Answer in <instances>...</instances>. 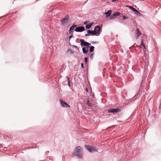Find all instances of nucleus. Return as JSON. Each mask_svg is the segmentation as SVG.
Wrapping results in <instances>:
<instances>
[{
  "label": "nucleus",
  "mask_w": 161,
  "mask_h": 161,
  "mask_svg": "<svg viewBox=\"0 0 161 161\" xmlns=\"http://www.w3.org/2000/svg\"><path fill=\"white\" fill-rule=\"evenodd\" d=\"M128 19V17H126V16H123V18H122V19L123 20H125V19Z\"/></svg>",
  "instance_id": "26"
},
{
  "label": "nucleus",
  "mask_w": 161,
  "mask_h": 161,
  "mask_svg": "<svg viewBox=\"0 0 161 161\" xmlns=\"http://www.w3.org/2000/svg\"><path fill=\"white\" fill-rule=\"evenodd\" d=\"M141 45H142V46H143V47L145 48V45L143 44V40H142V42H141Z\"/></svg>",
  "instance_id": "25"
},
{
  "label": "nucleus",
  "mask_w": 161,
  "mask_h": 161,
  "mask_svg": "<svg viewBox=\"0 0 161 161\" xmlns=\"http://www.w3.org/2000/svg\"><path fill=\"white\" fill-rule=\"evenodd\" d=\"M73 36V34H71V35L69 37V41H70V39Z\"/></svg>",
  "instance_id": "28"
},
{
  "label": "nucleus",
  "mask_w": 161,
  "mask_h": 161,
  "mask_svg": "<svg viewBox=\"0 0 161 161\" xmlns=\"http://www.w3.org/2000/svg\"><path fill=\"white\" fill-rule=\"evenodd\" d=\"M81 67L82 68H84V66H83V63H81Z\"/></svg>",
  "instance_id": "32"
},
{
  "label": "nucleus",
  "mask_w": 161,
  "mask_h": 161,
  "mask_svg": "<svg viewBox=\"0 0 161 161\" xmlns=\"http://www.w3.org/2000/svg\"><path fill=\"white\" fill-rule=\"evenodd\" d=\"M85 36H90V35L89 34V33H87V34H86L85 35Z\"/></svg>",
  "instance_id": "30"
},
{
  "label": "nucleus",
  "mask_w": 161,
  "mask_h": 161,
  "mask_svg": "<svg viewBox=\"0 0 161 161\" xmlns=\"http://www.w3.org/2000/svg\"><path fill=\"white\" fill-rule=\"evenodd\" d=\"M112 13V11L111 10H109L107 11V12L104 13V14H106V18L110 16V14H111Z\"/></svg>",
  "instance_id": "10"
},
{
  "label": "nucleus",
  "mask_w": 161,
  "mask_h": 161,
  "mask_svg": "<svg viewBox=\"0 0 161 161\" xmlns=\"http://www.w3.org/2000/svg\"><path fill=\"white\" fill-rule=\"evenodd\" d=\"M76 26V25L74 24L71 26L69 31V33L71 34H73L74 32L73 30L74 28Z\"/></svg>",
  "instance_id": "8"
},
{
  "label": "nucleus",
  "mask_w": 161,
  "mask_h": 161,
  "mask_svg": "<svg viewBox=\"0 0 161 161\" xmlns=\"http://www.w3.org/2000/svg\"><path fill=\"white\" fill-rule=\"evenodd\" d=\"M67 52H69L71 54H73L74 53V52L71 51L70 49H69L67 50Z\"/></svg>",
  "instance_id": "23"
},
{
  "label": "nucleus",
  "mask_w": 161,
  "mask_h": 161,
  "mask_svg": "<svg viewBox=\"0 0 161 161\" xmlns=\"http://www.w3.org/2000/svg\"><path fill=\"white\" fill-rule=\"evenodd\" d=\"M86 149L90 152L94 151H97V149L96 148H92L88 145H86L85 146Z\"/></svg>",
  "instance_id": "3"
},
{
  "label": "nucleus",
  "mask_w": 161,
  "mask_h": 161,
  "mask_svg": "<svg viewBox=\"0 0 161 161\" xmlns=\"http://www.w3.org/2000/svg\"><path fill=\"white\" fill-rule=\"evenodd\" d=\"M60 102L62 106L65 108H70V105L62 99L60 100Z\"/></svg>",
  "instance_id": "5"
},
{
  "label": "nucleus",
  "mask_w": 161,
  "mask_h": 161,
  "mask_svg": "<svg viewBox=\"0 0 161 161\" xmlns=\"http://www.w3.org/2000/svg\"><path fill=\"white\" fill-rule=\"evenodd\" d=\"M91 42L92 43H97V42Z\"/></svg>",
  "instance_id": "33"
},
{
  "label": "nucleus",
  "mask_w": 161,
  "mask_h": 161,
  "mask_svg": "<svg viewBox=\"0 0 161 161\" xmlns=\"http://www.w3.org/2000/svg\"><path fill=\"white\" fill-rule=\"evenodd\" d=\"M120 111V109L119 108L116 109L111 108L108 110V111L109 113H112L114 114H116Z\"/></svg>",
  "instance_id": "6"
},
{
  "label": "nucleus",
  "mask_w": 161,
  "mask_h": 161,
  "mask_svg": "<svg viewBox=\"0 0 161 161\" xmlns=\"http://www.w3.org/2000/svg\"><path fill=\"white\" fill-rule=\"evenodd\" d=\"M84 61H85V63H86L87 62V58L85 57L84 58Z\"/></svg>",
  "instance_id": "27"
},
{
  "label": "nucleus",
  "mask_w": 161,
  "mask_h": 161,
  "mask_svg": "<svg viewBox=\"0 0 161 161\" xmlns=\"http://www.w3.org/2000/svg\"><path fill=\"white\" fill-rule=\"evenodd\" d=\"M115 16L114 15V13L112 14L111 16L109 17V18L111 19H113L115 18Z\"/></svg>",
  "instance_id": "21"
},
{
  "label": "nucleus",
  "mask_w": 161,
  "mask_h": 161,
  "mask_svg": "<svg viewBox=\"0 0 161 161\" xmlns=\"http://www.w3.org/2000/svg\"><path fill=\"white\" fill-rule=\"evenodd\" d=\"M87 105L88 106H89V107L91 106V103H90V101L88 100H87Z\"/></svg>",
  "instance_id": "22"
},
{
  "label": "nucleus",
  "mask_w": 161,
  "mask_h": 161,
  "mask_svg": "<svg viewBox=\"0 0 161 161\" xmlns=\"http://www.w3.org/2000/svg\"><path fill=\"white\" fill-rule=\"evenodd\" d=\"M66 78H67V82H68V85H69V86H70V81L69 80V78L67 76L66 77Z\"/></svg>",
  "instance_id": "20"
},
{
  "label": "nucleus",
  "mask_w": 161,
  "mask_h": 161,
  "mask_svg": "<svg viewBox=\"0 0 161 161\" xmlns=\"http://www.w3.org/2000/svg\"><path fill=\"white\" fill-rule=\"evenodd\" d=\"M127 7H128L131 10H132L133 12H135L136 9L133 8V7L131 6H129L127 5Z\"/></svg>",
  "instance_id": "15"
},
{
  "label": "nucleus",
  "mask_w": 161,
  "mask_h": 161,
  "mask_svg": "<svg viewBox=\"0 0 161 161\" xmlns=\"http://www.w3.org/2000/svg\"><path fill=\"white\" fill-rule=\"evenodd\" d=\"M120 15V13L119 12H115L114 13V15L115 16H119Z\"/></svg>",
  "instance_id": "19"
},
{
  "label": "nucleus",
  "mask_w": 161,
  "mask_h": 161,
  "mask_svg": "<svg viewBox=\"0 0 161 161\" xmlns=\"http://www.w3.org/2000/svg\"><path fill=\"white\" fill-rule=\"evenodd\" d=\"M85 29L84 26H78L75 29V31L77 32H81L84 31Z\"/></svg>",
  "instance_id": "7"
},
{
  "label": "nucleus",
  "mask_w": 161,
  "mask_h": 161,
  "mask_svg": "<svg viewBox=\"0 0 161 161\" xmlns=\"http://www.w3.org/2000/svg\"><path fill=\"white\" fill-rule=\"evenodd\" d=\"M87 32L89 33L90 35H92V36L95 35L96 36L97 34L96 32H95V31H92L89 30H87Z\"/></svg>",
  "instance_id": "9"
},
{
  "label": "nucleus",
  "mask_w": 161,
  "mask_h": 161,
  "mask_svg": "<svg viewBox=\"0 0 161 161\" xmlns=\"http://www.w3.org/2000/svg\"><path fill=\"white\" fill-rule=\"evenodd\" d=\"M93 23H91L86 24L85 26V28L86 29H89L91 28L92 25H93Z\"/></svg>",
  "instance_id": "11"
},
{
  "label": "nucleus",
  "mask_w": 161,
  "mask_h": 161,
  "mask_svg": "<svg viewBox=\"0 0 161 161\" xmlns=\"http://www.w3.org/2000/svg\"><path fill=\"white\" fill-rule=\"evenodd\" d=\"M72 47H74V48H77V46H75V45H73L72 46Z\"/></svg>",
  "instance_id": "31"
},
{
  "label": "nucleus",
  "mask_w": 161,
  "mask_h": 161,
  "mask_svg": "<svg viewBox=\"0 0 161 161\" xmlns=\"http://www.w3.org/2000/svg\"><path fill=\"white\" fill-rule=\"evenodd\" d=\"M94 46H91L90 47V50H89L90 52H93L94 50Z\"/></svg>",
  "instance_id": "18"
},
{
  "label": "nucleus",
  "mask_w": 161,
  "mask_h": 161,
  "mask_svg": "<svg viewBox=\"0 0 161 161\" xmlns=\"http://www.w3.org/2000/svg\"><path fill=\"white\" fill-rule=\"evenodd\" d=\"M101 29V27L99 25H97L94 27L93 31H95L97 33L96 36H99L100 34Z\"/></svg>",
  "instance_id": "4"
},
{
  "label": "nucleus",
  "mask_w": 161,
  "mask_h": 161,
  "mask_svg": "<svg viewBox=\"0 0 161 161\" xmlns=\"http://www.w3.org/2000/svg\"><path fill=\"white\" fill-rule=\"evenodd\" d=\"M82 52L84 54H86L88 53V49H86V48L85 47H83L82 48Z\"/></svg>",
  "instance_id": "13"
},
{
  "label": "nucleus",
  "mask_w": 161,
  "mask_h": 161,
  "mask_svg": "<svg viewBox=\"0 0 161 161\" xmlns=\"http://www.w3.org/2000/svg\"><path fill=\"white\" fill-rule=\"evenodd\" d=\"M80 42H81L80 45L81 47L85 46L87 48L89 47V46L91 45V43L88 42H85L84 39H80Z\"/></svg>",
  "instance_id": "2"
},
{
  "label": "nucleus",
  "mask_w": 161,
  "mask_h": 161,
  "mask_svg": "<svg viewBox=\"0 0 161 161\" xmlns=\"http://www.w3.org/2000/svg\"><path fill=\"white\" fill-rule=\"evenodd\" d=\"M135 12V14H136V15L138 16H141L142 15V14L137 10Z\"/></svg>",
  "instance_id": "17"
},
{
  "label": "nucleus",
  "mask_w": 161,
  "mask_h": 161,
  "mask_svg": "<svg viewBox=\"0 0 161 161\" xmlns=\"http://www.w3.org/2000/svg\"><path fill=\"white\" fill-rule=\"evenodd\" d=\"M83 154V149L79 146L76 147L73 153V156H76L78 157H81Z\"/></svg>",
  "instance_id": "1"
},
{
  "label": "nucleus",
  "mask_w": 161,
  "mask_h": 161,
  "mask_svg": "<svg viewBox=\"0 0 161 161\" xmlns=\"http://www.w3.org/2000/svg\"><path fill=\"white\" fill-rule=\"evenodd\" d=\"M137 96L135 95L134 96V97H133L132 98L130 99L129 100V102H132L133 101H134L135 100H136V97Z\"/></svg>",
  "instance_id": "16"
},
{
  "label": "nucleus",
  "mask_w": 161,
  "mask_h": 161,
  "mask_svg": "<svg viewBox=\"0 0 161 161\" xmlns=\"http://www.w3.org/2000/svg\"><path fill=\"white\" fill-rule=\"evenodd\" d=\"M69 17H66L63 19L62 20L61 22L63 24H64L65 23L67 22L69 19Z\"/></svg>",
  "instance_id": "12"
},
{
  "label": "nucleus",
  "mask_w": 161,
  "mask_h": 161,
  "mask_svg": "<svg viewBox=\"0 0 161 161\" xmlns=\"http://www.w3.org/2000/svg\"><path fill=\"white\" fill-rule=\"evenodd\" d=\"M86 91L87 92H88V89H87V88L86 89Z\"/></svg>",
  "instance_id": "34"
},
{
  "label": "nucleus",
  "mask_w": 161,
  "mask_h": 161,
  "mask_svg": "<svg viewBox=\"0 0 161 161\" xmlns=\"http://www.w3.org/2000/svg\"><path fill=\"white\" fill-rule=\"evenodd\" d=\"M88 22H89V21H86V22H84L83 23V25H86V24H87V23Z\"/></svg>",
  "instance_id": "29"
},
{
  "label": "nucleus",
  "mask_w": 161,
  "mask_h": 161,
  "mask_svg": "<svg viewBox=\"0 0 161 161\" xmlns=\"http://www.w3.org/2000/svg\"><path fill=\"white\" fill-rule=\"evenodd\" d=\"M136 31L137 32V38H138L139 36L141 34V32L140 31L139 29L137 28L136 30Z\"/></svg>",
  "instance_id": "14"
},
{
  "label": "nucleus",
  "mask_w": 161,
  "mask_h": 161,
  "mask_svg": "<svg viewBox=\"0 0 161 161\" xmlns=\"http://www.w3.org/2000/svg\"><path fill=\"white\" fill-rule=\"evenodd\" d=\"M93 55L94 53H92L90 54V57L91 59H92Z\"/></svg>",
  "instance_id": "24"
}]
</instances>
